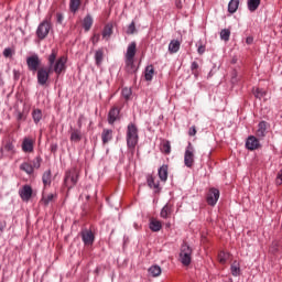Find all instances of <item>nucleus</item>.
<instances>
[{
	"label": "nucleus",
	"mask_w": 282,
	"mask_h": 282,
	"mask_svg": "<svg viewBox=\"0 0 282 282\" xmlns=\"http://www.w3.org/2000/svg\"><path fill=\"white\" fill-rule=\"evenodd\" d=\"M56 56H58V51L56 48H53L51 54L47 57L48 61V67L53 69V72L56 73L57 76H61L63 72H65V57L62 56L56 61Z\"/></svg>",
	"instance_id": "nucleus-1"
},
{
	"label": "nucleus",
	"mask_w": 282,
	"mask_h": 282,
	"mask_svg": "<svg viewBox=\"0 0 282 282\" xmlns=\"http://www.w3.org/2000/svg\"><path fill=\"white\" fill-rule=\"evenodd\" d=\"M138 45L135 42H132L128 45L127 52H126V67L128 72H135V54L138 52Z\"/></svg>",
	"instance_id": "nucleus-2"
},
{
	"label": "nucleus",
	"mask_w": 282,
	"mask_h": 282,
	"mask_svg": "<svg viewBox=\"0 0 282 282\" xmlns=\"http://www.w3.org/2000/svg\"><path fill=\"white\" fill-rule=\"evenodd\" d=\"M126 138L128 149H135V145L138 144V127H135V124L130 123L128 126Z\"/></svg>",
	"instance_id": "nucleus-3"
},
{
	"label": "nucleus",
	"mask_w": 282,
	"mask_h": 282,
	"mask_svg": "<svg viewBox=\"0 0 282 282\" xmlns=\"http://www.w3.org/2000/svg\"><path fill=\"white\" fill-rule=\"evenodd\" d=\"M184 164L187 169H193L195 165V147L188 142L184 153Z\"/></svg>",
	"instance_id": "nucleus-4"
},
{
	"label": "nucleus",
	"mask_w": 282,
	"mask_h": 282,
	"mask_svg": "<svg viewBox=\"0 0 282 282\" xmlns=\"http://www.w3.org/2000/svg\"><path fill=\"white\" fill-rule=\"evenodd\" d=\"M78 177H79V174H78V171H76V169H73L66 172L64 184L68 191H72V187L78 184Z\"/></svg>",
	"instance_id": "nucleus-5"
},
{
	"label": "nucleus",
	"mask_w": 282,
	"mask_h": 282,
	"mask_svg": "<svg viewBox=\"0 0 282 282\" xmlns=\"http://www.w3.org/2000/svg\"><path fill=\"white\" fill-rule=\"evenodd\" d=\"M50 30H52V23H50V20H44L39 24L35 34L40 41H45L50 34Z\"/></svg>",
	"instance_id": "nucleus-6"
},
{
	"label": "nucleus",
	"mask_w": 282,
	"mask_h": 282,
	"mask_svg": "<svg viewBox=\"0 0 282 282\" xmlns=\"http://www.w3.org/2000/svg\"><path fill=\"white\" fill-rule=\"evenodd\" d=\"M193 249L186 243L181 246L180 261L183 265H191Z\"/></svg>",
	"instance_id": "nucleus-7"
},
{
	"label": "nucleus",
	"mask_w": 282,
	"mask_h": 282,
	"mask_svg": "<svg viewBox=\"0 0 282 282\" xmlns=\"http://www.w3.org/2000/svg\"><path fill=\"white\" fill-rule=\"evenodd\" d=\"M37 72V84L44 87L47 85V80H50V74H53L54 68L41 67Z\"/></svg>",
	"instance_id": "nucleus-8"
},
{
	"label": "nucleus",
	"mask_w": 282,
	"mask_h": 282,
	"mask_svg": "<svg viewBox=\"0 0 282 282\" xmlns=\"http://www.w3.org/2000/svg\"><path fill=\"white\" fill-rule=\"evenodd\" d=\"M26 65L29 68V72H39V67H41V58L34 54L26 58Z\"/></svg>",
	"instance_id": "nucleus-9"
},
{
	"label": "nucleus",
	"mask_w": 282,
	"mask_h": 282,
	"mask_svg": "<svg viewBox=\"0 0 282 282\" xmlns=\"http://www.w3.org/2000/svg\"><path fill=\"white\" fill-rule=\"evenodd\" d=\"M147 184L155 195L162 192V187H160V181H158V178L152 174L147 175Z\"/></svg>",
	"instance_id": "nucleus-10"
},
{
	"label": "nucleus",
	"mask_w": 282,
	"mask_h": 282,
	"mask_svg": "<svg viewBox=\"0 0 282 282\" xmlns=\"http://www.w3.org/2000/svg\"><path fill=\"white\" fill-rule=\"evenodd\" d=\"M246 149L248 151H257V149H261V142L254 135H249L245 143Z\"/></svg>",
	"instance_id": "nucleus-11"
},
{
	"label": "nucleus",
	"mask_w": 282,
	"mask_h": 282,
	"mask_svg": "<svg viewBox=\"0 0 282 282\" xmlns=\"http://www.w3.org/2000/svg\"><path fill=\"white\" fill-rule=\"evenodd\" d=\"M206 202L209 206H216L219 202V189L212 187L207 194Z\"/></svg>",
	"instance_id": "nucleus-12"
},
{
	"label": "nucleus",
	"mask_w": 282,
	"mask_h": 282,
	"mask_svg": "<svg viewBox=\"0 0 282 282\" xmlns=\"http://www.w3.org/2000/svg\"><path fill=\"white\" fill-rule=\"evenodd\" d=\"M32 186L30 185H24L20 191H19V195L22 199V202H30V199H32Z\"/></svg>",
	"instance_id": "nucleus-13"
},
{
	"label": "nucleus",
	"mask_w": 282,
	"mask_h": 282,
	"mask_svg": "<svg viewBox=\"0 0 282 282\" xmlns=\"http://www.w3.org/2000/svg\"><path fill=\"white\" fill-rule=\"evenodd\" d=\"M1 158H6V155H13L14 153V143L11 140H8L4 145L0 149ZM8 153V154H6Z\"/></svg>",
	"instance_id": "nucleus-14"
},
{
	"label": "nucleus",
	"mask_w": 282,
	"mask_h": 282,
	"mask_svg": "<svg viewBox=\"0 0 282 282\" xmlns=\"http://www.w3.org/2000/svg\"><path fill=\"white\" fill-rule=\"evenodd\" d=\"M58 197V194H42V198L40 200V204L42 206H50V204H52V202H54V199H56Z\"/></svg>",
	"instance_id": "nucleus-15"
},
{
	"label": "nucleus",
	"mask_w": 282,
	"mask_h": 282,
	"mask_svg": "<svg viewBox=\"0 0 282 282\" xmlns=\"http://www.w3.org/2000/svg\"><path fill=\"white\" fill-rule=\"evenodd\" d=\"M82 239L85 246H91L95 239L94 232L91 230L82 231Z\"/></svg>",
	"instance_id": "nucleus-16"
},
{
	"label": "nucleus",
	"mask_w": 282,
	"mask_h": 282,
	"mask_svg": "<svg viewBox=\"0 0 282 282\" xmlns=\"http://www.w3.org/2000/svg\"><path fill=\"white\" fill-rule=\"evenodd\" d=\"M116 120H120V109L113 107L108 113V122L109 124H113Z\"/></svg>",
	"instance_id": "nucleus-17"
},
{
	"label": "nucleus",
	"mask_w": 282,
	"mask_h": 282,
	"mask_svg": "<svg viewBox=\"0 0 282 282\" xmlns=\"http://www.w3.org/2000/svg\"><path fill=\"white\" fill-rule=\"evenodd\" d=\"M113 140V130L111 129H104L101 132V142L102 144H109Z\"/></svg>",
	"instance_id": "nucleus-18"
},
{
	"label": "nucleus",
	"mask_w": 282,
	"mask_h": 282,
	"mask_svg": "<svg viewBox=\"0 0 282 282\" xmlns=\"http://www.w3.org/2000/svg\"><path fill=\"white\" fill-rule=\"evenodd\" d=\"M22 151H24V153H32L34 151V141L25 138L22 142Z\"/></svg>",
	"instance_id": "nucleus-19"
},
{
	"label": "nucleus",
	"mask_w": 282,
	"mask_h": 282,
	"mask_svg": "<svg viewBox=\"0 0 282 282\" xmlns=\"http://www.w3.org/2000/svg\"><path fill=\"white\" fill-rule=\"evenodd\" d=\"M158 175H159L161 182H166V180H169V165L163 164V165L159 169Z\"/></svg>",
	"instance_id": "nucleus-20"
},
{
	"label": "nucleus",
	"mask_w": 282,
	"mask_h": 282,
	"mask_svg": "<svg viewBox=\"0 0 282 282\" xmlns=\"http://www.w3.org/2000/svg\"><path fill=\"white\" fill-rule=\"evenodd\" d=\"M181 45L182 42H180L178 40H172L169 44L170 54H177L180 52Z\"/></svg>",
	"instance_id": "nucleus-21"
},
{
	"label": "nucleus",
	"mask_w": 282,
	"mask_h": 282,
	"mask_svg": "<svg viewBox=\"0 0 282 282\" xmlns=\"http://www.w3.org/2000/svg\"><path fill=\"white\" fill-rule=\"evenodd\" d=\"M111 34H113V23H108L104 28L102 39H106V41H109V39H111Z\"/></svg>",
	"instance_id": "nucleus-22"
},
{
	"label": "nucleus",
	"mask_w": 282,
	"mask_h": 282,
	"mask_svg": "<svg viewBox=\"0 0 282 282\" xmlns=\"http://www.w3.org/2000/svg\"><path fill=\"white\" fill-rule=\"evenodd\" d=\"M149 276H152L153 279L160 276L162 274V268L160 265L154 264L148 269Z\"/></svg>",
	"instance_id": "nucleus-23"
},
{
	"label": "nucleus",
	"mask_w": 282,
	"mask_h": 282,
	"mask_svg": "<svg viewBox=\"0 0 282 282\" xmlns=\"http://www.w3.org/2000/svg\"><path fill=\"white\" fill-rule=\"evenodd\" d=\"M91 25H94V18L91 14H87L83 20V28L85 32H89V30H91Z\"/></svg>",
	"instance_id": "nucleus-24"
},
{
	"label": "nucleus",
	"mask_w": 282,
	"mask_h": 282,
	"mask_svg": "<svg viewBox=\"0 0 282 282\" xmlns=\"http://www.w3.org/2000/svg\"><path fill=\"white\" fill-rule=\"evenodd\" d=\"M261 6V0H247V8L249 12H257Z\"/></svg>",
	"instance_id": "nucleus-25"
},
{
	"label": "nucleus",
	"mask_w": 282,
	"mask_h": 282,
	"mask_svg": "<svg viewBox=\"0 0 282 282\" xmlns=\"http://www.w3.org/2000/svg\"><path fill=\"white\" fill-rule=\"evenodd\" d=\"M267 131H268V123L265 121H260L258 124L257 137L263 138Z\"/></svg>",
	"instance_id": "nucleus-26"
},
{
	"label": "nucleus",
	"mask_w": 282,
	"mask_h": 282,
	"mask_svg": "<svg viewBox=\"0 0 282 282\" xmlns=\"http://www.w3.org/2000/svg\"><path fill=\"white\" fill-rule=\"evenodd\" d=\"M149 228L152 232H160V230H162V223L158 219H151Z\"/></svg>",
	"instance_id": "nucleus-27"
},
{
	"label": "nucleus",
	"mask_w": 282,
	"mask_h": 282,
	"mask_svg": "<svg viewBox=\"0 0 282 282\" xmlns=\"http://www.w3.org/2000/svg\"><path fill=\"white\" fill-rule=\"evenodd\" d=\"M230 272L232 276H241V264L238 261H234L230 265Z\"/></svg>",
	"instance_id": "nucleus-28"
},
{
	"label": "nucleus",
	"mask_w": 282,
	"mask_h": 282,
	"mask_svg": "<svg viewBox=\"0 0 282 282\" xmlns=\"http://www.w3.org/2000/svg\"><path fill=\"white\" fill-rule=\"evenodd\" d=\"M153 76H155V68L153 67V65L147 66L144 72L145 80L150 83L151 80H153Z\"/></svg>",
	"instance_id": "nucleus-29"
},
{
	"label": "nucleus",
	"mask_w": 282,
	"mask_h": 282,
	"mask_svg": "<svg viewBox=\"0 0 282 282\" xmlns=\"http://www.w3.org/2000/svg\"><path fill=\"white\" fill-rule=\"evenodd\" d=\"M83 140V132L78 129H73L70 132V142H80Z\"/></svg>",
	"instance_id": "nucleus-30"
},
{
	"label": "nucleus",
	"mask_w": 282,
	"mask_h": 282,
	"mask_svg": "<svg viewBox=\"0 0 282 282\" xmlns=\"http://www.w3.org/2000/svg\"><path fill=\"white\" fill-rule=\"evenodd\" d=\"M42 182L44 186H50L52 184V170H47L43 173Z\"/></svg>",
	"instance_id": "nucleus-31"
},
{
	"label": "nucleus",
	"mask_w": 282,
	"mask_h": 282,
	"mask_svg": "<svg viewBox=\"0 0 282 282\" xmlns=\"http://www.w3.org/2000/svg\"><path fill=\"white\" fill-rule=\"evenodd\" d=\"M173 213V206L170 204H165L164 207L161 209V217L162 219H169V215Z\"/></svg>",
	"instance_id": "nucleus-32"
},
{
	"label": "nucleus",
	"mask_w": 282,
	"mask_h": 282,
	"mask_svg": "<svg viewBox=\"0 0 282 282\" xmlns=\"http://www.w3.org/2000/svg\"><path fill=\"white\" fill-rule=\"evenodd\" d=\"M80 3H82V0H70L69 11L73 12V14H76V12L80 10Z\"/></svg>",
	"instance_id": "nucleus-33"
},
{
	"label": "nucleus",
	"mask_w": 282,
	"mask_h": 282,
	"mask_svg": "<svg viewBox=\"0 0 282 282\" xmlns=\"http://www.w3.org/2000/svg\"><path fill=\"white\" fill-rule=\"evenodd\" d=\"M239 10V0H230L228 3V12L235 14Z\"/></svg>",
	"instance_id": "nucleus-34"
},
{
	"label": "nucleus",
	"mask_w": 282,
	"mask_h": 282,
	"mask_svg": "<svg viewBox=\"0 0 282 282\" xmlns=\"http://www.w3.org/2000/svg\"><path fill=\"white\" fill-rule=\"evenodd\" d=\"M32 118L35 124H39L43 118V112L41 111V109H34L32 111Z\"/></svg>",
	"instance_id": "nucleus-35"
},
{
	"label": "nucleus",
	"mask_w": 282,
	"mask_h": 282,
	"mask_svg": "<svg viewBox=\"0 0 282 282\" xmlns=\"http://www.w3.org/2000/svg\"><path fill=\"white\" fill-rule=\"evenodd\" d=\"M21 171H24V173H28V175H32L34 173V166H32L31 163L24 162L20 165Z\"/></svg>",
	"instance_id": "nucleus-36"
},
{
	"label": "nucleus",
	"mask_w": 282,
	"mask_h": 282,
	"mask_svg": "<svg viewBox=\"0 0 282 282\" xmlns=\"http://www.w3.org/2000/svg\"><path fill=\"white\" fill-rule=\"evenodd\" d=\"M104 58H105V52L102 51V48H99L98 51H96L95 53L96 65H101Z\"/></svg>",
	"instance_id": "nucleus-37"
},
{
	"label": "nucleus",
	"mask_w": 282,
	"mask_h": 282,
	"mask_svg": "<svg viewBox=\"0 0 282 282\" xmlns=\"http://www.w3.org/2000/svg\"><path fill=\"white\" fill-rule=\"evenodd\" d=\"M220 39H221V41H226V42L230 41V30H228V29L221 30Z\"/></svg>",
	"instance_id": "nucleus-38"
},
{
	"label": "nucleus",
	"mask_w": 282,
	"mask_h": 282,
	"mask_svg": "<svg viewBox=\"0 0 282 282\" xmlns=\"http://www.w3.org/2000/svg\"><path fill=\"white\" fill-rule=\"evenodd\" d=\"M126 34H128V35L135 34V22H134V21H132V22L128 25V28H127V30H126Z\"/></svg>",
	"instance_id": "nucleus-39"
},
{
	"label": "nucleus",
	"mask_w": 282,
	"mask_h": 282,
	"mask_svg": "<svg viewBox=\"0 0 282 282\" xmlns=\"http://www.w3.org/2000/svg\"><path fill=\"white\" fill-rule=\"evenodd\" d=\"M162 151L163 153H165L166 155H169V153H171V141H165L162 144Z\"/></svg>",
	"instance_id": "nucleus-40"
},
{
	"label": "nucleus",
	"mask_w": 282,
	"mask_h": 282,
	"mask_svg": "<svg viewBox=\"0 0 282 282\" xmlns=\"http://www.w3.org/2000/svg\"><path fill=\"white\" fill-rule=\"evenodd\" d=\"M41 162H43V160L41 159V156H36L33 161H32V166L33 169H41Z\"/></svg>",
	"instance_id": "nucleus-41"
},
{
	"label": "nucleus",
	"mask_w": 282,
	"mask_h": 282,
	"mask_svg": "<svg viewBox=\"0 0 282 282\" xmlns=\"http://www.w3.org/2000/svg\"><path fill=\"white\" fill-rule=\"evenodd\" d=\"M191 69L194 76H198L199 73L197 70L199 69V64L197 62H192Z\"/></svg>",
	"instance_id": "nucleus-42"
},
{
	"label": "nucleus",
	"mask_w": 282,
	"mask_h": 282,
	"mask_svg": "<svg viewBox=\"0 0 282 282\" xmlns=\"http://www.w3.org/2000/svg\"><path fill=\"white\" fill-rule=\"evenodd\" d=\"M13 54H14V51L10 47L4 48L3 51L4 58H12Z\"/></svg>",
	"instance_id": "nucleus-43"
},
{
	"label": "nucleus",
	"mask_w": 282,
	"mask_h": 282,
	"mask_svg": "<svg viewBox=\"0 0 282 282\" xmlns=\"http://www.w3.org/2000/svg\"><path fill=\"white\" fill-rule=\"evenodd\" d=\"M121 94L126 100H129L131 98V88H123Z\"/></svg>",
	"instance_id": "nucleus-44"
},
{
	"label": "nucleus",
	"mask_w": 282,
	"mask_h": 282,
	"mask_svg": "<svg viewBox=\"0 0 282 282\" xmlns=\"http://www.w3.org/2000/svg\"><path fill=\"white\" fill-rule=\"evenodd\" d=\"M100 41V33H95L91 37L93 45H96Z\"/></svg>",
	"instance_id": "nucleus-45"
},
{
	"label": "nucleus",
	"mask_w": 282,
	"mask_h": 282,
	"mask_svg": "<svg viewBox=\"0 0 282 282\" xmlns=\"http://www.w3.org/2000/svg\"><path fill=\"white\" fill-rule=\"evenodd\" d=\"M275 184H278V186H281L282 184V170H280L276 175Z\"/></svg>",
	"instance_id": "nucleus-46"
},
{
	"label": "nucleus",
	"mask_w": 282,
	"mask_h": 282,
	"mask_svg": "<svg viewBox=\"0 0 282 282\" xmlns=\"http://www.w3.org/2000/svg\"><path fill=\"white\" fill-rule=\"evenodd\" d=\"M265 95V93L259 88L256 89L254 96L256 98H263V96Z\"/></svg>",
	"instance_id": "nucleus-47"
},
{
	"label": "nucleus",
	"mask_w": 282,
	"mask_h": 282,
	"mask_svg": "<svg viewBox=\"0 0 282 282\" xmlns=\"http://www.w3.org/2000/svg\"><path fill=\"white\" fill-rule=\"evenodd\" d=\"M197 134V129L195 128V126H192L188 130V135L193 137Z\"/></svg>",
	"instance_id": "nucleus-48"
},
{
	"label": "nucleus",
	"mask_w": 282,
	"mask_h": 282,
	"mask_svg": "<svg viewBox=\"0 0 282 282\" xmlns=\"http://www.w3.org/2000/svg\"><path fill=\"white\" fill-rule=\"evenodd\" d=\"M17 120L19 122H21V120H25V115H23V112H21V111H18Z\"/></svg>",
	"instance_id": "nucleus-49"
},
{
	"label": "nucleus",
	"mask_w": 282,
	"mask_h": 282,
	"mask_svg": "<svg viewBox=\"0 0 282 282\" xmlns=\"http://www.w3.org/2000/svg\"><path fill=\"white\" fill-rule=\"evenodd\" d=\"M253 42H254V39H253L252 36H248V37L246 39L247 45H252Z\"/></svg>",
	"instance_id": "nucleus-50"
},
{
	"label": "nucleus",
	"mask_w": 282,
	"mask_h": 282,
	"mask_svg": "<svg viewBox=\"0 0 282 282\" xmlns=\"http://www.w3.org/2000/svg\"><path fill=\"white\" fill-rule=\"evenodd\" d=\"M197 52L198 54H204V52H206V46L204 45L198 46Z\"/></svg>",
	"instance_id": "nucleus-51"
},
{
	"label": "nucleus",
	"mask_w": 282,
	"mask_h": 282,
	"mask_svg": "<svg viewBox=\"0 0 282 282\" xmlns=\"http://www.w3.org/2000/svg\"><path fill=\"white\" fill-rule=\"evenodd\" d=\"M6 226H8L6 221L0 223V232L6 230Z\"/></svg>",
	"instance_id": "nucleus-52"
},
{
	"label": "nucleus",
	"mask_w": 282,
	"mask_h": 282,
	"mask_svg": "<svg viewBox=\"0 0 282 282\" xmlns=\"http://www.w3.org/2000/svg\"><path fill=\"white\" fill-rule=\"evenodd\" d=\"M57 23H63V15L61 13L56 14Z\"/></svg>",
	"instance_id": "nucleus-53"
},
{
	"label": "nucleus",
	"mask_w": 282,
	"mask_h": 282,
	"mask_svg": "<svg viewBox=\"0 0 282 282\" xmlns=\"http://www.w3.org/2000/svg\"><path fill=\"white\" fill-rule=\"evenodd\" d=\"M51 151L52 153H56V151H58V145L56 144L51 145Z\"/></svg>",
	"instance_id": "nucleus-54"
},
{
	"label": "nucleus",
	"mask_w": 282,
	"mask_h": 282,
	"mask_svg": "<svg viewBox=\"0 0 282 282\" xmlns=\"http://www.w3.org/2000/svg\"><path fill=\"white\" fill-rule=\"evenodd\" d=\"M219 262H220V263H226V258L223 257L221 253L219 254Z\"/></svg>",
	"instance_id": "nucleus-55"
},
{
	"label": "nucleus",
	"mask_w": 282,
	"mask_h": 282,
	"mask_svg": "<svg viewBox=\"0 0 282 282\" xmlns=\"http://www.w3.org/2000/svg\"><path fill=\"white\" fill-rule=\"evenodd\" d=\"M13 74H14L15 78H19V72L18 70H13Z\"/></svg>",
	"instance_id": "nucleus-56"
},
{
	"label": "nucleus",
	"mask_w": 282,
	"mask_h": 282,
	"mask_svg": "<svg viewBox=\"0 0 282 282\" xmlns=\"http://www.w3.org/2000/svg\"><path fill=\"white\" fill-rule=\"evenodd\" d=\"M90 197H91V196L87 195V196H86V199H87V200H89V199H90Z\"/></svg>",
	"instance_id": "nucleus-57"
},
{
	"label": "nucleus",
	"mask_w": 282,
	"mask_h": 282,
	"mask_svg": "<svg viewBox=\"0 0 282 282\" xmlns=\"http://www.w3.org/2000/svg\"><path fill=\"white\" fill-rule=\"evenodd\" d=\"M134 227H135V228H138V225H137V224H134Z\"/></svg>",
	"instance_id": "nucleus-58"
},
{
	"label": "nucleus",
	"mask_w": 282,
	"mask_h": 282,
	"mask_svg": "<svg viewBox=\"0 0 282 282\" xmlns=\"http://www.w3.org/2000/svg\"><path fill=\"white\" fill-rule=\"evenodd\" d=\"M177 8H182V6L177 4Z\"/></svg>",
	"instance_id": "nucleus-59"
}]
</instances>
